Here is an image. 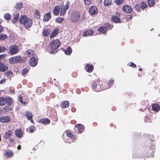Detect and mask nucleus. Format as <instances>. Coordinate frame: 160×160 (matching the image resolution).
<instances>
[{
    "instance_id": "nucleus-1",
    "label": "nucleus",
    "mask_w": 160,
    "mask_h": 160,
    "mask_svg": "<svg viewBox=\"0 0 160 160\" xmlns=\"http://www.w3.org/2000/svg\"><path fill=\"white\" fill-rule=\"evenodd\" d=\"M20 23L23 25L26 28H29L32 25V20L28 18L27 16H21L19 20Z\"/></svg>"
},
{
    "instance_id": "nucleus-2",
    "label": "nucleus",
    "mask_w": 160,
    "mask_h": 160,
    "mask_svg": "<svg viewBox=\"0 0 160 160\" xmlns=\"http://www.w3.org/2000/svg\"><path fill=\"white\" fill-rule=\"evenodd\" d=\"M50 49L52 50H54L59 47L60 45V42L56 39L52 40L49 43Z\"/></svg>"
},
{
    "instance_id": "nucleus-3",
    "label": "nucleus",
    "mask_w": 160,
    "mask_h": 160,
    "mask_svg": "<svg viewBox=\"0 0 160 160\" xmlns=\"http://www.w3.org/2000/svg\"><path fill=\"white\" fill-rule=\"evenodd\" d=\"M80 18V13L78 12H73L70 16L71 20L73 23L78 22L79 21Z\"/></svg>"
},
{
    "instance_id": "nucleus-4",
    "label": "nucleus",
    "mask_w": 160,
    "mask_h": 160,
    "mask_svg": "<svg viewBox=\"0 0 160 160\" xmlns=\"http://www.w3.org/2000/svg\"><path fill=\"white\" fill-rule=\"evenodd\" d=\"M92 88L93 90L96 92H99L104 90V89L101 87L100 85L99 84L98 81L96 80L93 82L92 84Z\"/></svg>"
},
{
    "instance_id": "nucleus-5",
    "label": "nucleus",
    "mask_w": 160,
    "mask_h": 160,
    "mask_svg": "<svg viewBox=\"0 0 160 160\" xmlns=\"http://www.w3.org/2000/svg\"><path fill=\"white\" fill-rule=\"evenodd\" d=\"M22 61V58L20 56H16L11 58L9 60V62L11 64L21 62Z\"/></svg>"
},
{
    "instance_id": "nucleus-6",
    "label": "nucleus",
    "mask_w": 160,
    "mask_h": 160,
    "mask_svg": "<svg viewBox=\"0 0 160 160\" xmlns=\"http://www.w3.org/2000/svg\"><path fill=\"white\" fill-rule=\"evenodd\" d=\"M18 52V47L15 45H12L9 48V53L11 55L15 54Z\"/></svg>"
},
{
    "instance_id": "nucleus-7",
    "label": "nucleus",
    "mask_w": 160,
    "mask_h": 160,
    "mask_svg": "<svg viewBox=\"0 0 160 160\" xmlns=\"http://www.w3.org/2000/svg\"><path fill=\"white\" fill-rule=\"evenodd\" d=\"M69 6V4L68 3H67L65 5H61V15H64L66 11L68 9Z\"/></svg>"
},
{
    "instance_id": "nucleus-8",
    "label": "nucleus",
    "mask_w": 160,
    "mask_h": 160,
    "mask_svg": "<svg viewBox=\"0 0 160 160\" xmlns=\"http://www.w3.org/2000/svg\"><path fill=\"white\" fill-rule=\"evenodd\" d=\"M38 60L36 58L34 57H32L29 60V63L31 66L35 67L37 64Z\"/></svg>"
},
{
    "instance_id": "nucleus-9",
    "label": "nucleus",
    "mask_w": 160,
    "mask_h": 160,
    "mask_svg": "<svg viewBox=\"0 0 160 160\" xmlns=\"http://www.w3.org/2000/svg\"><path fill=\"white\" fill-rule=\"evenodd\" d=\"M98 9L95 6H92L89 8V13L91 15H95L97 13Z\"/></svg>"
},
{
    "instance_id": "nucleus-10",
    "label": "nucleus",
    "mask_w": 160,
    "mask_h": 160,
    "mask_svg": "<svg viewBox=\"0 0 160 160\" xmlns=\"http://www.w3.org/2000/svg\"><path fill=\"white\" fill-rule=\"evenodd\" d=\"M85 69L87 72H91L92 71L93 68L92 65L88 63L85 67Z\"/></svg>"
},
{
    "instance_id": "nucleus-11",
    "label": "nucleus",
    "mask_w": 160,
    "mask_h": 160,
    "mask_svg": "<svg viewBox=\"0 0 160 160\" xmlns=\"http://www.w3.org/2000/svg\"><path fill=\"white\" fill-rule=\"evenodd\" d=\"M69 105V103L68 101H62L60 104V106L62 108H68Z\"/></svg>"
},
{
    "instance_id": "nucleus-12",
    "label": "nucleus",
    "mask_w": 160,
    "mask_h": 160,
    "mask_svg": "<svg viewBox=\"0 0 160 160\" xmlns=\"http://www.w3.org/2000/svg\"><path fill=\"white\" fill-rule=\"evenodd\" d=\"M93 31L92 30H89L84 32L82 34L83 37H87L92 35L93 34Z\"/></svg>"
},
{
    "instance_id": "nucleus-13",
    "label": "nucleus",
    "mask_w": 160,
    "mask_h": 160,
    "mask_svg": "<svg viewBox=\"0 0 160 160\" xmlns=\"http://www.w3.org/2000/svg\"><path fill=\"white\" fill-rule=\"evenodd\" d=\"M98 30L100 32L103 33L105 34L108 30V27L105 26H103L100 28Z\"/></svg>"
},
{
    "instance_id": "nucleus-14",
    "label": "nucleus",
    "mask_w": 160,
    "mask_h": 160,
    "mask_svg": "<svg viewBox=\"0 0 160 160\" xmlns=\"http://www.w3.org/2000/svg\"><path fill=\"white\" fill-rule=\"evenodd\" d=\"M111 20L112 22L116 23L121 22V20L119 18L116 16H113L112 17Z\"/></svg>"
},
{
    "instance_id": "nucleus-15",
    "label": "nucleus",
    "mask_w": 160,
    "mask_h": 160,
    "mask_svg": "<svg viewBox=\"0 0 160 160\" xmlns=\"http://www.w3.org/2000/svg\"><path fill=\"white\" fill-rule=\"evenodd\" d=\"M58 32L59 30L58 29H54L51 33L50 36V38H54L58 34Z\"/></svg>"
},
{
    "instance_id": "nucleus-16",
    "label": "nucleus",
    "mask_w": 160,
    "mask_h": 160,
    "mask_svg": "<svg viewBox=\"0 0 160 160\" xmlns=\"http://www.w3.org/2000/svg\"><path fill=\"white\" fill-rule=\"evenodd\" d=\"M123 10L127 13H130L132 11V9L130 7L128 6H124L122 8Z\"/></svg>"
},
{
    "instance_id": "nucleus-17",
    "label": "nucleus",
    "mask_w": 160,
    "mask_h": 160,
    "mask_svg": "<svg viewBox=\"0 0 160 160\" xmlns=\"http://www.w3.org/2000/svg\"><path fill=\"white\" fill-rule=\"evenodd\" d=\"M74 129L75 130L77 129L79 133H81L83 129V126L82 125L78 124L75 125V128Z\"/></svg>"
},
{
    "instance_id": "nucleus-18",
    "label": "nucleus",
    "mask_w": 160,
    "mask_h": 160,
    "mask_svg": "<svg viewBox=\"0 0 160 160\" xmlns=\"http://www.w3.org/2000/svg\"><path fill=\"white\" fill-rule=\"evenodd\" d=\"M15 133L16 136L18 138H21L22 137V131L20 129H17L15 131Z\"/></svg>"
},
{
    "instance_id": "nucleus-19",
    "label": "nucleus",
    "mask_w": 160,
    "mask_h": 160,
    "mask_svg": "<svg viewBox=\"0 0 160 160\" xmlns=\"http://www.w3.org/2000/svg\"><path fill=\"white\" fill-rule=\"evenodd\" d=\"M152 110L156 112H158L160 108L159 106L156 104H153L152 105Z\"/></svg>"
},
{
    "instance_id": "nucleus-20",
    "label": "nucleus",
    "mask_w": 160,
    "mask_h": 160,
    "mask_svg": "<svg viewBox=\"0 0 160 160\" xmlns=\"http://www.w3.org/2000/svg\"><path fill=\"white\" fill-rule=\"evenodd\" d=\"M10 120V118L7 116L2 117L0 118V121L3 122H8Z\"/></svg>"
},
{
    "instance_id": "nucleus-21",
    "label": "nucleus",
    "mask_w": 160,
    "mask_h": 160,
    "mask_svg": "<svg viewBox=\"0 0 160 160\" xmlns=\"http://www.w3.org/2000/svg\"><path fill=\"white\" fill-rule=\"evenodd\" d=\"M39 122L42 124H48L50 122V120L48 118H44L40 120Z\"/></svg>"
},
{
    "instance_id": "nucleus-22",
    "label": "nucleus",
    "mask_w": 160,
    "mask_h": 160,
    "mask_svg": "<svg viewBox=\"0 0 160 160\" xmlns=\"http://www.w3.org/2000/svg\"><path fill=\"white\" fill-rule=\"evenodd\" d=\"M12 134V132L11 131L9 130L6 132L4 137L5 138H8L11 137Z\"/></svg>"
},
{
    "instance_id": "nucleus-23",
    "label": "nucleus",
    "mask_w": 160,
    "mask_h": 160,
    "mask_svg": "<svg viewBox=\"0 0 160 160\" xmlns=\"http://www.w3.org/2000/svg\"><path fill=\"white\" fill-rule=\"evenodd\" d=\"M60 12V8L58 6H56L54 8L53 13L55 15L58 14Z\"/></svg>"
},
{
    "instance_id": "nucleus-24",
    "label": "nucleus",
    "mask_w": 160,
    "mask_h": 160,
    "mask_svg": "<svg viewBox=\"0 0 160 160\" xmlns=\"http://www.w3.org/2000/svg\"><path fill=\"white\" fill-rule=\"evenodd\" d=\"M51 18V15L50 13H47L44 16V21L47 22Z\"/></svg>"
},
{
    "instance_id": "nucleus-25",
    "label": "nucleus",
    "mask_w": 160,
    "mask_h": 160,
    "mask_svg": "<svg viewBox=\"0 0 160 160\" xmlns=\"http://www.w3.org/2000/svg\"><path fill=\"white\" fill-rule=\"evenodd\" d=\"M24 115L28 119L32 118V116L31 113L29 111H26Z\"/></svg>"
},
{
    "instance_id": "nucleus-26",
    "label": "nucleus",
    "mask_w": 160,
    "mask_h": 160,
    "mask_svg": "<svg viewBox=\"0 0 160 160\" xmlns=\"http://www.w3.org/2000/svg\"><path fill=\"white\" fill-rule=\"evenodd\" d=\"M27 53L28 55V57H33V56L34 55L33 53H34V51L32 50V49H29L27 51Z\"/></svg>"
},
{
    "instance_id": "nucleus-27",
    "label": "nucleus",
    "mask_w": 160,
    "mask_h": 160,
    "mask_svg": "<svg viewBox=\"0 0 160 160\" xmlns=\"http://www.w3.org/2000/svg\"><path fill=\"white\" fill-rule=\"evenodd\" d=\"M6 103L5 98L2 97H1L0 98V105H4Z\"/></svg>"
},
{
    "instance_id": "nucleus-28",
    "label": "nucleus",
    "mask_w": 160,
    "mask_h": 160,
    "mask_svg": "<svg viewBox=\"0 0 160 160\" xmlns=\"http://www.w3.org/2000/svg\"><path fill=\"white\" fill-rule=\"evenodd\" d=\"M4 155L8 157H11L12 156L13 153L11 151H8L5 152Z\"/></svg>"
},
{
    "instance_id": "nucleus-29",
    "label": "nucleus",
    "mask_w": 160,
    "mask_h": 160,
    "mask_svg": "<svg viewBox=\"0 0 160 160\" xmlns=\"http://www.w3.org/2000/svg\"><path fill=\"white\" fill-rule=\"evenodd\" d=\"M8 69L7 66L5 65H2L0 66V71L4 72Z\"/></svg>"
},
{
    "instance_id": "nucleus-30",
    "label": "nucleus",
    "mask_w": 160,
    "mask_h": 160,
    "mask_svg": "<svg viewBox=\"0 0 160 160\" xmlns=\"http://www.w3.org/2000/svg\"><path fill=\"white\" fill-rule=\"evenodd\" d=\"M19 17V14L18 13H17L14 15L13 18L12 20V21L13 23H16L17 20L18 19Z\"/></svg>"
},
{
    "instance_id": "nucleus-31",
    "label": "nucleus",
    "mask_w": 160,
    "mask_h": 160,
    "mask_svg": "<svg viewBox=\"0 0 160 160\" xmlns=\"http://www.w3.org/2000/svg\"><path fill=\"white\" fill-rule=\"evenodd\" d=\"M50 32V30L49 29H45L43 30V35L44 36L46 37L48 36Z\"/></svg>"
},
{
    "instance_id": "nucleus-32",
    "label": "nucleus",
    "mask_w": 160,
    "mask_h": 160,
    "mask_svg": "<svg viewBox=\"0 0 160 160\" xmlns=\"http://www.w3.org/2000/svg\"><path fill=\"white\" fill-rule=\"evenodd\" d=\"M64 52L66 54L69 55L72 52V49L71 48L68 47L65 50Z\"/></svg>"
},
{
    "instance_id": "nucleus-33",
    "label": "nucleus",
    "mask_w": 160,
    "mask_h": 160,
    "mask_svg": "<svg viewBox=\"0 0 160 160\" xmlns=\"http://www.w3.org/2000/svg\"><path fill=\"white\" fill-rule=\"evenodd\" d=\"M23 3L22 2L17 3L16 7L17 9H20L23 7Z\"/></svg>"
},
{
    "instance_id": "nucleus-34",
    "label": "nucleus",
    "mask_w": 160,
    "mask_h": 160,
    "mask_svg": "<svg viewBox=\"0 0 160 160\" xmlns=\"http://www.w3.org/2000/svg\"><path fill=\"white\" fill-rule=\"evenodd\" d=\"M5 101H6V103L8 105H10L12 104V100L11 98L9 97H7L5 98Z\"/></svg>"
},
{
    "instance_id": "nucleus-35",
    "label": "nucleus",
    "mask_w": 160,
    "mask_h": 160,
    "mask_svg": "<svg viewBox=\"0 0 160 160\" xmlns=\"http://www.w3.org/2000/svg\"><path fill=\"white\" fill-rule=\"evenodd\" d=\"M4 17L5 19L7 20H9L11 18V16L9 13H6L4 15Z\"/></svg>"
},
{
    "instance_id": "nucleus-36",
    "label": "nucleus",
    "mask_w": 160,
    "mask_h": 160,
    "mask_svg": "<svg viewBox=\"0 0 160 160\" xmlns=\"http://www.w3.org/2000/svg\"><path fill=\"white\" fill-rule=\"evenodd\" d=\"M111 2V0H104V4L105 6H108L110 5Z\"/></svg>"
},
{
    "instance_id": "nucleus-37",
    "label": "nucleus",
    "mask_w": 160,
    "mask_h": 160,
    "mask_svg": "<svg viewBox=\"0 0 160 160\" xmlns=\"http://www.w3.org/2000/svg\"><path fill=\"white\" fill-rule=\"evenodd\" d=\"M148 3L150 7H152L154 4V0H148Z\"/></svg>"
},
{
    "instance_id": "nucleus-38",
    "label": "nucleus",
    "mask_w": 160,
    "mask_h": 160,
    "mask_svg": "<svg viewBox=\"0 0 160 160\" xmlns=\"http://www.w3.org/2000/svg\"><path fill=\"white\" fill-rule=\"evenodd\" d=\"M67 141H65L67 143H71L74 140V138H71L69 137H67Z\"/></svg>"
},
{
    "instance_id": "nucleus-39",
    "label": "nucleus",
    "mask_w": 160,
    "mask_h": 160,
    "mask_svg": "<svg viewBox=\"0 0 160 160\" xmlns=\"http://www.w3.org/2000/svg\"><path fill=\"white\" fill-rule=\"evenodd\" d=\"M7 38V36L5 34H0V40H3Z\"/></svg>"
},
{
    "instance_id": "nucleus-40",
    "label": "nucleus",
    "mask_w": 160,
    "mask_h": 160,
    "mask_svg": "<svg viewBox=\"0 0 160 160\" xmlns=\"http://www.w3.org/2000/svg\"><path fill=\"white\" fill-rule=\"evenodd\" d=\"M84 3L85 5H89L91 4L92 0H83Z\"/></svg>"
},
{
    "instance_id": "nucleus-41",
    "label": "nucleus",
    "mask_w": 160,
    "mask_h": 160,
    "mask_svg": "<svg viewBox=\"0 0 160 160\" xmlns=\"http://www.w3.org/2000/svg\"><path fill=\"white\" fill-rule=\"evenodd\" d=\"M7 49L4 47L0 46V53L3 52L7 50Z\"/></svg>"
},
{
    "instance_id": "nucleus-42",
    "label": "nucleus",
    "mask_w": 160,
    "mask_h": 160,
    "mask_svg": "<svg viewBox=\"0 0 160 160\" xmlns=\"http://www.w3.org/2000/svg\"><path fill=\"white\" fill-rule=\"evenodd\" d=\"M114 82V80L112 79H111V80L109 81L108 83L109 88L110 87V86L111 85L113 84Z\"/></svg>"
},
{
    "instance_id": "nucleus-43",
    "label": "nucleus",
    "mask_w": 160,
    "mask_h": 160,
    "mask_svg": "<svg viewBox=\"0 0 160 160\" xmlns=\"http://www.w3.org/2000/svg\"><path fill=\"white\" fill-rule=\"evenodd\" d=\"M30 132H32L35 130V128L34 126H31L29 128Z\"/></svg>"
},
{
    "instance_id": "nucleus-44",
    "label": "nucleus",
    "mask_w": 160,
    "mask_h": 160,
    "mask_svg": "<svg viewBox=\"0 0 160 160\" xmlns=\"http://www.w3.org/2000/svg\"><path fill=\"white\" fill-rule=\"evenodd\" d=\"M115 1L117 4L120 5L123 2V0H116Z\"/></svg>"
},
{
    "instance_id": "nucleus-45",
    "label": "nucleus",
    "mask_w": 160,
    "mask_h": 160,
    "mask_svg": "<svg viewBox=\"0 0 160 160\" xmlns=\"http://www.w3.org/2000/svg\"><path fill=\"white\" fill-rule=\"evenodd\" d=\"M67 137L74 138V137L73 135L71 133H67Z\"/></svg>"
},
{
    "instance_id": "nucleus-46",
    "label": "nucleus",
    "mask_w": 160,
    "mask_h": 160,
    "mask_svg": "<svg viewBox=\"0 0 160 160\" xmlns=\"http://www.w3.org/2000/svg\"><path fill=\"white\" fill-rule=\"evenodd\" d=\"M63 19L61 18H57L56 19V21L58 23H61L63 20Z\"/></svg>"
},
{
    "instance_id": "nucleus-47",
    "label": "nucleus",
    "mask_w": 160,
    "mask_h": 160,
    "mask_svg": "<svg viewBox=\"0 0 160 160\" xmlns=\"http://www.w3.org/2000/svg\"><path fill=\"white\" fill-rule=\"evenodd\" d=\"M147 5L144 2H142L141 5V7L142 9H143L146 8Z\"/></svg>"
},
{
    "instance_id": "nucleus-48",
    "label": "nucleus",
    "mask_w": 160,
    "mask_h": 160,
    "mask_svg": "<svg viewBox=\"0 0 160 160\" xmlns=\"http://www.w3.org/2000/svg\"><path fill=\"white\" fill-rule=\"evenodd\" d=\"M28 72V70L27 69H24L23 70L22 73V75L23 76L25 74H27Z\"/></svg>"
},
{
    "instance_id": "nucleus-49",
    "label": "nucleus",
    "mask_w": 160,
    "mask_h": 160,
    "mask_svg": "<svg viewBox=\"0 0 160 160\" xmlns=\"http://www.w3.org/2000/svg\"><path fill=\"white\" fill-rule=\"evenodd\" d=\"M12 72H11L10 71H8L7 72H6V73L5 74V75L7 77H8L10 75H11L12 74Z\"/></svg>"
},
{
    "instance_id": "nucleus-50",
    "label": "nucleus",
    "mask_w": 160,
    "mask_h": 160,
    "mask_svg": "<svg viewBox=\"0 0 160 160\" xmlns=\"http://www.w3.org/2000/svg\"><path fill=\"white\" fill-rule=\"evenodd\" d=\"M135 8L137 11H140V6L139 4H137L135 6Z\"/></svg>"
},
{
    "instance_id": "nucleus-51",
    "label": "nucleus",
    "mask_w": 160,
    "mask_h": 160,
    "mask_svg": "<svg viewBox=\"0 0 160 160\" xmlns=\"http://www.w3.org/2000/svg\"><path fill=\"white\" fill-rule=\"evenodd\" d=\"M18 101H19L21 102L22 103L23 102L22 99V97L21 95H19L18 96Z\"/></svg>"
},
{
    "instance_id": "nucleus-52",
    "label": "nucleus",
    "mask_w": 160,
    "mask_h": 160,
    "mask_svg": "<svg viewBox=\"0 0 160 160\" xmlns=\"http://www.w3.org/2000/svg\"><path fill=\"white\" fill-rule=\"evenodd\" d=\"M129 66L130 67H135L136 66V65L132 62L130 63V64L129 65Z\"/></svg>"
},
{
    "instance_id": "nucleus-53",
    "label": "nucleus",
    "mask_w": 160,
    "mask_h": 160,
    "mask_svg": "<svg viewBox=\"0 0 160 160\" xmlns=\"http://www.w3.org/2000/svg\"><path fill=\"white\" fill-rule=\"evenodd\" d=\"M5 81H6V79H2L0 81V83L1 84H2L4 83L5 82Z\"/></svg>"
},
{
    "instance_id": "nucleus-54",
    "label": "nucleus",
    "mask_w": 160,
    "mask_h": 160,
    "mask_svg": "<svg viewBox=\"0 0 160 160\" xmlns=\"http://www.w3.org/2000/svg\"><path fill=\"white\" fill-rule=\"evenodd\" d=\"M6 55L5 54H3L0 55V60L2 58H5L6 57Z\"/></svg>"
},
{
    "instance_id": "nucleus-55",
    "label": "nucleus",
    "mask_w": 160,
    "mask_h": 160,
    "mask_svg": "<svg viewBox=\"0 0 160 160\" xmlns=\"http://www.w3.org/2000/svg\"><path fill=\"white\" fill-rule=\"evenodd\" d=\"M85 18V15H83L82 16V18L81 19V21H83L84 20V18Z\"/></svg>"
},
{
    "instance_id": "nucleus-56",
    "label": "nucleus",
    "mask_w": 160,
    "mask_h": 160,
    "mask_svg": "<svg viewBox=\"0 0 160 160\" xmlns=\"http://www.w3.org/2000/svg\"><path fill=\"white\" fill-rule=\"evenodd\" d=\"M3 28L2 26H0V33L3 31Z\"/></svg>"
},
{
    "instance_id": "nucleus-57",
    "label": "nucleus",
    "mask_w": 160,
    "mask_h": 160,
    "mask_svg": "<svg viewBox=\"0 0 160 160\" xmlns=\"http://www.w3.org/2000/svg\"><path fill=\"white\" fill-rule=\"evenodd\" d=\"M35 13L37 15V16H38V17H39V13L38 11L36 10L35 11Z\"/></svg>"
},
{
    "instance_id": "nucleus-58",
    "label": "nucleus",
    "mask_w": 160,
    "mask_h": 160,
    "mask_svg": "<svg viewBox=\"0 0 160 160\" xmlns=\"http://www.w3.org/2000/svg\"><path fill=\"white\" fill-rule=\"evenodd\" d=\"M14 141V140L13 138H10V142H13Z\"/></svg>"
},
{
    "instance_id": "nucleus-59",
    "label": "nucleus",
    "mask_w": 160,
    "mask_h": 160,
    "mask_svg": "<svg viewBox=\"0 0 160 160\" xmlns=\"http://www.w3.org/2000/svg\"><path fill=\"white\" fill-rule=\"evenodd\" d=\"M128 18L130 19H132V16L131 15H129L128 16Z\"/></svg>"
},
{
    "instance_id": "nucleus-60",
    "label": "nucleus",
    "mask_w": 160,
    "mask_h": 160,
    "mask_svg": "<svg viewBox=\"0 0 160 160\" xmlns=\"http://www.w3.org/2000/svg\"><path fill=\"white\" fill-rule=\"evenodd\" d=\"M21 146H20V145H19L18 146V147H17V149H18V150H20V149H21Z\"/></svg>"
},
{
    "instance_id": "nucleus-61",
    "label": "nucleus",
    "mask_w": 160,
    "mask_h": 160,
    "mask_svg": "<svg viewBox=\"0 0 160 160\" xmlns=\"http://www.w3.org/2000/svg\"><path fill=\"white\" fill-rule=\"evenodd\" d=\"M23 104L24 105H26L27 104V103L24 102H23Z\"/></svg>"
},
{
    "instance_id": "nucleus-62",
    "label": "nucleus",
    "mask_w": 160,
    "mask_h": 160,
    "mask_svg": "<svg viewBox=\"0 0 160 160\" xmlns=\"http://www.w3.org/2000/svg\"><path fill=\"white\" fill-rule=\"evenodd\" d=\"M30 120L31 122L32 123H34V121H33V120L32 119V118L30 119Z\"/></svg>"
},
{
    "instance_id": "nucleus-63",
    "label": "nucleus",
    "mask_w": 160,
    "mask_h": 160,
    "mask_svg": "<svg viewBox=\"0 0 160 160\" xmlns=\"http://www.w3.org/2000/svg\"><path fill=\"white\" fill-rule=\"evenodd\" d=\"M139 71H141L142 70V68H140L139 69Z\"/></svg>"
},
{
    "instance_id": "nucleus-64",
    "label": "nucleus",
    "mask_w": 160,
    "mask_h": 160,
    "mask_svg": "<svg viewBox=\"0 0 160 160\" xmlns=\"http://www.w3.org/2000/svg\"><path fill=\"white\" fill-rule=\"evenodd\" d=\"M38 90H39V89H38L37 90V91H38Z\"/></svg>"
}]
</instances>
